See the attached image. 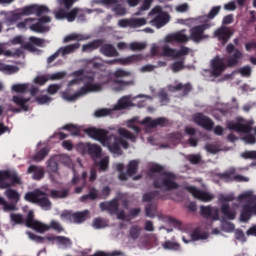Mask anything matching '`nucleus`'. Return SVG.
Listing matches in <instances>:
<instances>
[{
  "instance_id": "1",
  "label": "nucleus",
  "mask_w": 256,
  "mask_h": 256,
  "mask_svg": "<svg viewBox=\"0 0 256 256\" xmlns=\"http://www.w3.org/2000/svg\"><path fill=\"white\" fill-rule=\"evenodd\" d=\"M84 133H86V135H88V137L91 139L99 141L103 147H107L109 152L113 153L114 155H123V150L121 147H123V149H129V142H127L125 139H128L132 143L137 141V136L125 128L118 129V135H120V137L109 133V131L105 129L95 127L86 128Z\"/></svg>"
},
{
  "instance_id": "2",
  "label": "nucleus",
  "mask_w": 256,
  "mask_h": 256,
  "mask_svg": "<svg viewBox=\"0 0 256 256\" xmlns=\"http://www.w3.org/2000/svg\"><path fill=\"white\" fill-rule=\"evenodd\" d=\"M226 53L230 55L229 58L227 59L226 64L225 58H221L219 55L215 56L214 59L211 60L212 77L221 76L225 69H227V67H237V65H239V61L243 59V52L235 48V45H233L232 43L226 46Z\"/></svg>"
},
{
  "instance_id": "3",
  "label": "nucleus",
  "mask_w": 256,
  "mask_h": 256,
  "mask_svg": "<svg viewBox=\"0 0 256 256\" xmlns=\"http://www.w3.org/2000/svg\"><path fill=\"white\" fill-rule=\"evenodd\" d=\"M17 185H23L21 176L15 170H1L0 171V189H6L4 195L11 201V203L17 204L21 199V195L15 189L11 187H17Z\"/></svg>"
},
{
  "instance_id": "4",
  "label": "nucleus",
  "mask_w": 256,
  "mask_h": 256,
  "mask_svg": "<svg viewBox=\"0 0 256 256\" xmlns=\"http://www.w3.org/2000/svg\"><path fill=\"white\" fill-rule=\"evenodd\" d=\"M24 199L25 201H28V203H33L34 205L41 207L44 211H51L53 207V203L49 200V197H47V193L39 189L27 192Z\"/></svg>"
},
{
  "instance_id": "5",
  "label": "nucleus",
  "mask_w": 256,
  "mask_h": 256,
  "mask_svg": "<svg viewBox=\"0 0 256 256\" xmlns=\"http://www.w3.org/2000/svg\"><path fill=\"white\" fill-rule=\"evenodd\" d=\"M175 174L164 172L160 177L153 182L154 189H163V191H175L179 189V185L175 182Z\"/></svg>"
},
{
  "instance_id": "6",
  "label": "nucleus",
  "mask_w": 256,
  "mask_h": 256,
  "mask_svg": "<svg viewBox=\"0 0 256 256\" xmlns=\"http://www.w3.org/2000/svg\"><path fill=\"white\" fill-rule=\"evenodd\" d=\"M77 150L80 151L82 155L87 153L93 160L100 159L101 155H103V149L98 144L79 143L77 145Z\"/></svg>"
},
{
  "instance_id": "7",
  "label": "nucleus",
  "mask_w": 256,
  "mask_h": 256,
  "mask_svg": "<svg viewBox=\"0 0 256 256\" xmlns=\"http://www.w3.org/2000/svg\"><path fill=\"white\" fill-rule=\"evenodd\" d=\"M253 120H245L240 118L238 122L230 121L227 127L230 131H236V133H246L253 131Z\"/></svg>"
},
{
  "instance_id": "8",
  "label": "nucleus",
  "mask_w": 256,
  "mask_h": 256,
  "mask_svg": "<svg viewBox=\"0 0 256 256\" xmlns=\"http://www.w3.org/2000/svg\"><path fill=\"white\" fill-rule=\"evenodd\" d=\"M97 91H103V85L92 82V84L84 85L73 95L69 96L68 101H76V99L83 97V95H87V93H95Z\"/></svg>"
},
{
  "instance_id": "9",
  "label": "nucleus",
  "mask_w": 256,
  "mask_h": 256,
  "mask_svg": "<svg viewBox=\"0 0 256 256\" xmlns=\"http://www.w3.org/2000/svg\"><path fill=\"white\" fill-rule=\"evenodd\" d=\"M145 59V56L143 54H132L130 56H127L125 58H116L113 60H107V65H133V63H139L140 61H143Z\"/></svg>"
},
{
  "instance_id": "10",
  "label": "nucleus",
  "mask_w": 256,
  "mask_h": 256,
  "mask_svg": "<svg viewBox=\"0 0 256 256\" xmlns=\"http://www.w3.org/2000/svg\"><path fill=\"white\" fill-rule=\"evenodd\" d=\"M25 225L29 229H34V231H37L38 233H45V231L49 230V227H47V225L35 220V212H33V210H30L28 212L25 219Z\"/></svg>"
},
{
  "instance_id": "11",
  "label": "nucleus",
  "mask_w": 256,
  "mask_h": 256,
  "mask_svg": "<svg viewBox=\"0 0 256 256\" xmlns=\"http://www.w3.org/2000/svg\"><path fill=\"white\" fill-rule=\"evenodd\" d=\"M189 48L187 46H181L179 50L171 48L167 45L162 47V54L164 57H172V59H180V57H185L189 55Z\"/></svg>"
},
{
  "instance_id": "12",
  "label": "nucleus",
  "mask_w": 256,
  "mask_h": 256,
  "mask_svg": "<svg viewBox=\"0 0 256 256\" xmlns=\"http://www.w3.org/2000/svg\"><path fill=\"white\" fill-rule=\"evenodd\" d=\"M185 190L188 191V193H191L194 199H198V201H202L203 203H209V201L215 199L213 194L200 190L195 186H186Z\"/></svg>"
},
{
  "instance_id": "13",
  "label": "nucleus",
  "mask_w": 256,
  "mask_h": 256,
  "mask_svg": "<svg viewBox=\"0 0 256 256\" xmlns=\"http://www.w3.org/2000/svg\"><path fill=\"white\" fill-rule=\"evenodd\" d=\"M251 217H256V202L246 203L241 208L239 218L241 223H249Z\"/></svg>"
},
{
  "instance_id": "14",
  "label": "nucleus",
  "mask_w": 256,
  "mask_h": 256,
  "mask_svg": "<svg viewBox=\"0 0 256 256\" xmlns=\"http://www.w3.org/2000/svg\"><path fill=\"white\" fill-rule=\"evenodd\" d=\"M209 27V24H202L192 27L190 29V37H188V39H191V41H194V43H201V41H203L205 38V31H207Z\"/></svg>"
},
{
  "instance_id": "15",
  "label": "nucleus",
  "mask_w": 256,
  "mask_h": 256,
  "mask_svg": "<svg viewBox=\"0 0 256 256\" xmlns=\"http://www.w3.org/2000/svg\"><path fill=\"white\" fill-rule=\"evenodd\" d=\"M214 37L220 41L221 45H227L231 37H233V32L226 26H221L214 32Z\"/></svg>"
},
{
  "instance_id": "16",
  "label": "nucleus",
  "mask_w": 256,
  "mask_h": 256,
  "mask_svg": "<svg viewBox=\"0 0 256 256\" xmlns=\"http://www.w3.org/2000/svg\"><path fill=\"white\" fill-rule=\"evenodd\" d=\"M193 119L196 125L203 127V129H206V131H213V127H215L213 120L201 113L196 114Z\"/></svg>"
},
{
  "instance_id": "17",
  "label": "nucleus",
  "mask_w": 256,
  "mask_h": 256,
  "mask_svg": "<svg viewBox=\"0 0 256 256\" xmlns=\"http://www.w3.org/2000/svg\"><path fill=\"white\" fill-rule=\"evenodd\" d=\"M36 23L30 26V31L34 33H47L49 31V26L43 25V23H51V17L49 16H42L36 19Z\"/></svg>"
},
{
  "instance_id": "18",
  "label": "nucleus",
  "mask_w": 256,
  "mask_h": 256,
  "mask_svg": "<svg viewBox=\"0 0 256 256\" xmlns=\"http://www.w3.org/2000/svg\"><path fill=\"white\" fill-rule=\"evenodd\" d=\"M77 15H79V8H73L70 12H67L66 9L60 8L56 13V19L62 20L67 19L69 23H73L75 19H77Z\"/></svg>"
},
{
  "instance_id": "19",
  "label": "nucleus",
  "mask_w": 256,
  "mask_h": 256,
  "mask_svg": "<svg viewBox=\"0 0 256 256\" xmlns=\"http://www.w3.org/2000/svg\"><path fill=\"white\" fill-rule=\"evenodd\" d=\"M141 124L155 129V127H167V125H169V120L165 117H159L156 119L146 117L142 120Z\"/></svg>"
},
{
  "instance_id": "20",
  "label": "nucleus",
  "mask_w": 256,
  "mask_h": 256,
  "mask_svg": "<svg viewBox=\"0 0 256 256\" xmlns=\"http://www.w3.org/2000/svg\"><path fill=\"white\" fill-rule=\"evenodd\" d=\"M200 215L204 219H212V221H219V209L211 206H200Z\"/></svg>"
},
{
  "instance_id": "21",
  "label": "nucleus",
  "mask_w": 256,
  "mask_h": 256,
  "mask_svg": "<svg viewBox=\"0 0 256 256\" xmlns=\"http://www.w3.org/2000/svg\"><path fill=\"white\" fill-rule=\"evenodd\" d=\"M219 177L220 179H225L226 183H231L232 181H236L237 183H249V178L243 175L233 176V173L231 172L220 173Z\"/></svg>"
},
{
  "instance_id": "22",
  "label": "nucleus",
  "mask_w": 256,
  "mask_h": 256,
  "mask_svg": "<svg viewBox=\"0 0 256 256\" xmlns=\"http://www.w3.org/2000/svg\"><path fill=\"white\" fill-rule=\"evenodd\" d=\"M220 211L224 217V219H228V221H234L237 217V210L232 208L229 203H224L220 207Z\"/></svg>"
},
{
  "instance_id": "23",
  "label": "nucleus",
  "mask_w": 256,
  "mask_h": 256,
  "mask_svg": "<svg viewBox=\"0 0 256 256\" xmlns=\"http://www.w3.org/2000/svg\"><path fill=\"white\" fill-rule=\"evenodd\" d=\"M28 175H32L34 181H41L45 177V169L37 165H30L27 169Z\"/></svg>"
},
{
  "instance_id": "24",
  "label": "nucleus",
  "mask_w": 256,
  "mask_h": 256,
  "mask_svg": "<svg viewBox=\"0 0 256 256\" xmlns=\"http://www.w3.org/2000/svg\"><path fill=\"white\" fill-rule=\"evenodd\" d=\"M100 208L102 211H108L110 215H115V213L119 211V201H117V199H113L109 202H101Z\"/></svg>"
},
{
  "instance_id": "25",
  "label": "nucleus",
  "mask_w": 256,
  "mask_h": 256,
  "mask_svg": "<svg viewBox=\"0 0 256 256\" xmlns=\"http://www.w3.org/2000/svg\"><path fill=\"white\" fill-rule=\"evenodd\" d=\"M150 23L153 27H156L157 29H161V27H164V25H167V23H169V14L160 13L155 18H153L150 21Z\"/></svg>"
},
{
  "instance_id": "26",
  "label": "nucleus",
  "mask_w": 256,
  "mask_h": 256,
  "mask_svg": "<svg viewBox=\"0 0 256 256\" xmlns=\"http://www.w3.org/2000/svg\"><path fill=\"white\" fill-rule=\"evenodd\" d=\"M166 43H187L189 37L181 32L169 34L165 38Z\"/></svg>"
},
{
  "instance_id": "27",
  "label": "nucleus",
  "mask_w": 256,
  "mask_h": 256,
  "mask_svg": "<svg viewBox=\"0 0 256 256\" xmlns=\"http://www.w3.org/2000/svg\"><path fill=\"white\" fill-rule=\"evenodd\" d=\"M128 107H133L131 96H123L118 100L117 104L114 105L112 111H123V109H127Z\"/></svg>"
},
{
  "instance_id": "28",
  "label": "nucleus",
  "mask_w": 256,
  "mask_h": 256,
  "mask_svg": "<svg viewBox=\"0 0 256 256\" xmlns=\"http://www.w3.org/2000/svg\"><path fill=\"white\" fill-rule=\"evenodd\" d=\"M193 90V86L191 83L183 84V83H178L175 86H170L169 91L172 93H177V91H182L184 97L189 95L191 91Z\"/></svg>"
},
{
  "instance_id": "29",
  "label": "nucleus",
  "mask_w": 256,
  "mask_h": 256,
  "mask_svg": "<svg viewBox=\"0 0 256 256\" xmlns=\"http://www.w3.org/2000/svg\"><path fill=\"white\" fill-rule=\"evenodd\" d=\"M100 53L104 55V57H119V52H117V49H115V46L112 44H102Z\"/></svg>"
},
{
  "instance_id": "30",
  "label": "nucleus",
  "mask_w": 256,
  "mask_h": 256,
  "mask_svg": "<svg viewBox=\"0 0 256 256\" xmlns=\"http://www.w3.org/2000/svg\"><path fill=\"white\" fill-rule=\"evenodd\" d=\"M21 19L20 12L11 11L5 13L4 23L10 27L11 25H15L17 21H21Z\"/></svg>"
},
{
  "instance_id": "31",
  "label": "nucleus",
  "mask_w": 256,
  "mask_h": 256,
  "mask_svg": "<svg viewBox=\"0 0 256 256\" xmlns=\"http://www.w3.org/2000/svg\"><path fill=\"white\" fill-rule=\"evenodd\" d=\"M103 43H105V40H103V39L93 40L92 42H90L88 44H84L82 46V52L83 53H91V51H95V49H99V47H101V45H103Z\"/></svg>"
},
{
  "instance_id": "32",
  "label": "nucleus",
  "mask_w": 256,
  "mask_h": 256,
  "mask_svg": "<svg viewBox=\"0 0 256 256\" xmlns=\"http://www.w3.org/2000/svg\"><path fill=\"white\" fill-rule=\"evenodd\" d=\"M79 47H81V44L79 42H76L74 44H69L67 46L60 47L58 49V53H60L62 57H65L66 55H71V53H75V51H77Z\"/></svg>"
},
{
  "instance_id": "33",
  "label": "nucleus",
  "mask_w": 256,
  "mask_h": 256,
  "mask_svg": "<svg viewBox=\"0 0 256 256\" xmlns=\"http://www.w3.org/2000/svg\"><path fill=\"white\" fill-rule=\"evenodd\" d=\"M12 101L13 103H15V105L20 107L22 111H29V106L27 105V103L31 101V98H25V97L16 95V96H13Z\"/></svg>"
},
{
  "instance_id": "34",
  "label": "nucleus",
  "mask_w": 256,
  "mask_h": 256,
  "mask_svg": "<svg viewBox=\"0 0 256 256\" xmlns=\"http://www.w3.org/2000/svg\"><path fill=\"white\" fill-rule=\"evenodd\" d=\"M91 37L83 34L72 33L65 36L63 43H69L70 41H87Z\"/></svg>"
},
{
  "instance_id": "35",
  "label": "nucleus",
  "mask_w": 256,
  "mask_h": 256,
  "mask_svg": "<svg viewBox=\"0 0 256 256\" xmlns=\"http://www.w3.org/2000/svg\"><path fill=\"white\" fill-rule=\"evenodd\" d=\"M89 216V211L85 210L82 212H75L72 216V223H83L87 220V217Z\"/></svg>"
},
{
  "instance_id": "36",
  "label": "nucleus",
  "mask_w": 256,
  "mask_h": 256,
  "mask_svg": "<svg viewBox=\"0 0 256 256\" xmlns=\"http://www.w3.org/2000/svg\"><path fill=\"white\" fill-rule=\"evenodd\" d=\"M95 166L98 167L100 173L107 172L109 170V157L105 156L100 161H96Z\"/></svg>"
},
{
  "instance_id": "37",
  "label": "nucleus",
  "mask_w": 256,
  "mask_h": 256,
  "mask_svg": "<svg viewBox=\"0 0 256 256\" xmlns=\"http://www.w3.org/2000/svg\"><path fill=\"white\" fill-rule=\"evenodd\" d=\"M139 171V162L137 160H131L127 166V175L133 177Z\"/></svg>"
},
{
  "instance_id": "38",
  "label": "nucleus",
  "mask_w": 256,
  "mask_h": 256,
  "mask_svg": "<svg viewBox=\"0 0 256 256\" xmlns=\"http://www.w3.org/2000/svg\"><path fill=\"white\" fill-rule=\"evenodd\" d=\"M47 155H49V148L44 147L42 149H40L33 157V161H35L36 163H41V161H43L45 159V157H47Z\"/></svg>"
},
{
  "instance_id": "39",
  "label": "nucleus",
  "mask_w": 256,
  "mask_h": 256,
  "mask_svg": "<svg viewBox=\"0 0 256 256\" xmlns=\"http://www.w3.org/2000/svg\"><path fill=\"white\" fill-rule=\"evenodd\" d=\"M20 13V17H29V15H35V4H31L28 6H24L18 11Z\"/></svg>"
},
{
  "instance_id": "40",
  "label": "nucleus",
  "mask_w": 256,
  "mask_h": 256,
  "mask_svg": "<svg viewBox=\"0 0 256 256\" xmlns=\"http://www.w3.org/2000/svg\"><path fill=\"white\" fill-rule=\"evenodd\" d=\"M157 198H159V191L153 190L143 194L142 201L143 203H151L152 201H155V199Z\"/></svg>"
},
{
  "instance_id": "41",
  "label": "nucleus",
  "mask_w": 256,
  "mask_h": 256,
  "mask_svg": "<svg viewBox=\"0 0 256 256\" xmlns=\"http://www.w3.org/2000/svg\"><path fill=\"white\" fill-rule=\"evenodd\" d=\"M50 197L52 199H67L69 197V190H51Z\"/></svg>"
},
{
  "instance_id": "42",
  "label": "nucleus",
  "mask_w": 256,
  "mask_h": 256,
  "mask_svg": "<svg viewBox=\"0 0 256 256\" xmlns=\"http://www.w3.org/2000/svg\"><path fill=\"white\" fill-rule=\"evenodd\" d=\"M0 205L3 206V211L6 213L9 211H17V204L11 202L10 204L7 203V200L3 198V196H0Z\"/></svg>"
},
{
  "instance_id": "43",
  "label": "nucleus",
  "mask_w": 256,
  "mask_h": 256,
  "mask_svg": "<svg viewBox=\"0 0 256 256\" xmlns=\"http://www.w3.org/2000/svg\"><path fill=\"white\" fill-rule=\"evenodd\" d=\"M141 231H143V228H141L139 225L131 226L129 230L130 238L133 239V241H137V239L141 236Z\"/></svg>"
},
{
  "instance_id": "44",
  "label": "nucleus",
  "mask_w": 256,
  "mask_h": 256,
  "mask_svg": "<svg viewBox=\"0 0 256 256\" xmlns=\"http://www.w3.org/2000/svg\"><path fill=\"white\" fill-rule=\"evenodd\" d=\"M47 171L48 173H57L59 171V163L55 158H50L47 161Z\"/></svg>"
},
{
  "instance_id": "45",
  "label": "nucleus",
  "mask_w": 256,
  "mask_h": 256,
  "mask_svg": "<svg viewBox=\"0 0 256 256\" xmlns=\"http://www.w3.org/2000/svg\"><path fill=\"white\" fill-rule=\"evenodd\" d=\"M114 83L118 86L113 87V91L119 93L120 91H124L127 85H133L132 81H123V80H114Z\"/></svg>"
},
{
  "instance_id": "46",
  "label": "nucleus",
  "mask_w": 256,
  "mask_h": 256,
  "mask_svg": "<svg viewBox=\"0 0 256 256\" xmlns=\"http://www.w3.org/2000/svg\"><path fill=\"white\" fill-rule=\"evenodd\" d=\"M163 249H166V251H177L179 250V243L173 242L171 240H167L162 244Z\"/></svg>"
},
{
  "instance_id": "47",
  "label": "nucleus",
  "mask_w": 256,
  "mask_h": 256,
  "mask_svg": "<svg viewBox=\"0 0 256 256\" xmlns=\"http://www.w3.org/2000/svg\"><path fill=\"white\" fill-rule=\"evenodd\" d=\"M155 213H157V205L155 204H148L145 207V215L146 217H150L153 219L155 217Z\"/></svg>"
},
{
  "instance_id": "48",
  "label": "nucleus",
  "mask_w": 256,
  "mask_h": 256,
  "mask_svg": "<svg viewBox=\"0 0 256 256\" xmlns=\"http://www.w3.org/2000/svg\"><path fill=\"white\" fill-rule=\"evenodd\" d=\"M49 7L45 5L35 4V15L36 17H41V15H47L49 13Z\"/></svg>"
},
{
  "instance_id": "49",
  "label": "nucleus",
  "mask_w": 256,
  "mask_h": 256,
  "mask_svg": "<svg viewBox=\"0 0 256 256\" xmlns=\"http://www.w3.org/2000/svg\"><path fill=\"white\" fill-rule=\"evenodd\" d=\"M221 229L225 233H233L235 231V224L229 221H222L221 222Z\"/></svg>"
},
{
  "instance_id": "50",
  "label": "nucleus",
  "mask_w": 256,
  "mask_h": 256,
  "mask_svg": "<svg viewBox=\"0 0 256 256\" xmlns=\"http://www.w3.org/2000/svg\"><path fill=\"white\" fill-rule=\"evenodd\" d=\"M165 168L159 164L153 165L148 170V177H155V173H163Z\"/></svg>"
},
{
  "instance_id": "51",
  "label": "nucleus",
  "mask_w": 256,
  "mask_h": 256,
  "mask_svg": "<svg viewBox=\"0 0 256 256\" xmlns=\"http://www.w3.org/2000/svg\"><path fill=\"white\" fill-rule=\"evenodd\" d=\"M146 47L147 44L143 42H132L129 44L130 51H143Z\"/></svg>"
},
{
  "instance_id": "52",
  "label": "nucleus",
  "mask_w": 256,
  "mask_h": 256,
  "mask_svg": "<svg viewBox=\"0 0 256 256\" xmlns=\"http://www.w3.org/2000/svg\"><path fill=\"white\" fill-rule=\"evenodd\" d=\"M147 25V18H132V29Z\"/></svg>"
},
{
  "instance_id": "53",
  "label": "nucleus",
  "mask_w": 256,
  "mask_h": 256,
  "mask_svg": "<svg viewBox=\"0 0 256 256\" xmlns=\"http://www.w3.org/2000/svg\"><path fill=\"white\" fill-rule=\"evenodd\" d=\"M118 27L122 29H126V27H130L133 29V18H124L118 21Z\"/></svg>"
},
{
  "instance_id": "54",
  "label": "nucleus",
  "mask_w": 256,
  "mask_h": 256,
  "mask_svg": "<svg viewBox=\"0 0 256 256\" xmlns=\"http://www.w3.org/2000/svg\"><path fill=\"white\" fill-rule=\"evenodd\" d=\"M200 239H207V234H201L199 229L193 230L191 233V241H200Z\"/></svg>"
},
{
  "instance_id": "55",
  "label": "nucleus",
  "mask_w": 256,
  "mask_h": 256,
  "mask_svg": "<svg viewBox=\"0 0 256 256\" xmlns=\"http://www.w3.org/2000/svg\"><path fill=\"white\" fill-rule=\"evenodd\" d=\"M113 110L109 108H100L94 112L95 117H108V115H111Z\"/></svg>"
},
{
  "instance_id": "56",
  "label": "nucleus",
  "mask_w": 256,
  "mask_h": 256,
  "mask_svg": "<svg viewBox=\"0 0 256 256\" xmlns=\"http://www.w3.org/2000/svg\"><path fill=\"white\" fill-rule=\"evenodd\" d=\"M64 131H70L71 135H79V127L75 124H66L62 127Z\"/></svg>"
},
{
  "instance_id": "57",
  "label": "nucleus",
  "mask_w": 256,
  "mask_h": 256,
  "mask_svg": "<svg viewBox=\"0 0 256 256\" xmlns=\"http://www.w3.org/2000/svg\"><path fill=\"white\" fill-rule=\"evenodd\" d=\"M10 219L11 221H13V223H15L16 225H23L25 223V220L23 219V215L22 214H15L12 213L10 215Z\"/></svg>"
},
{
  "instance_id": "58",
  "label": "nucleus",
  "mask_w": 256,
  "mask_h": 256,
  "mask_svg": "<svg viewBox=\"0 0 256 256\" xmlns=\"http://www.w3.org/2000/svg\"><path fill=\"white\" fill-rule=\"evenodd\" d=\"M184 63H185V60L174 62L171 65V69H172L173 73H179V71H183V69H185V66L183 65Z\"/></svg>"
},
{
  "instance_id": "59",
  "label": "nucleus",
  "mask_w": 256,
  "mask_h": 256,
  "mask_svg": "<svg viewBox=\"0 0 256 256\" xmlns=\"http://www.w3.org/2000/svg\"><path fill=\"white\" fill-rule=\"evenodd\" d=\"M112 11H114V13L120 17L127 15V9L121 4H117L115 7H113Z\"/></svg>"
},
{
  "instance_id": "60",
  "label": "nucleus",
  "mask_w": 256,
  "mask_h": 256,
  "mask_svg": "<svg viewBox=\"0 0 256 256\" xmlns=\"http://www.w3.org/2000/svg\"><path fill=\"white\" fill-rule=\"evenodd\" d=\"M238 73L242 76V77H251V73H252V69L251 66L246 65L240 69H238Z\"/></svg>"
},
{
  "instance_id": "61",
  "label": "nucleus",
  "mask_w": 256,
  "mask_h": 256,
  "mask_svg": "<svg viewBox=\"0 0 256 256\" xmlns=\"http://www.w3.org/2000/svg\"><path fill=\"white\" fill-rule=\"evenodd\" d=\"M187 160L192 164V165H199L201 163V155L199 154H191L187 156Z\"/></svg>"
},
{
  "instance_id": "62",
  "label": "nucleus",
  "mask_w": 256,
  "mask_h": 256,
  "mask_svg": "<svg viewBox=\"0 0 256 256\" xmlns=\"http://www.w3.org/2000/svg\"><path fill=\"white\" fill-rule=\"evenodd\" d=\"M82 81H85V85H91L95 81V73L90 72L88 74H85L82 78Z\"/></svg>"
},
{
  "instance_id": "63",
  "label": "nucleus",
  "mask_w": 256,
  "mask_h": 256,
  "mask_svg": "<svg viewBox=\"0 0 256 256\" xmlns=\"http://www.w3.org/2000/svg\"><path fill=\"white\" fill-rule=\"evenodd\" d=\"M12 91L15 93H25L27 91V84H14Z\"/></svg>"
},
{
  "instance_id": "64",
  "label": "nucleus",
  "mask_w": 256,
  "mask_h": 256,
  "mask_svg": "<svg viewBox=\"0 0 256 256\" xmlns=\"http://www.w3.org/2000/svg\"><path fill=\"white\" fill-rule=\"evenodd\" d=\"M241 157L243 159H256V150L244 151Z\"/></svg>"
}]
</instances>
